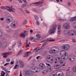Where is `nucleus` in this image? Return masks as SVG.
<instances>
[{"label":"nucleus","instance_id":"29","mask_svg":"<svg viewBox=\"0 0 76 76\" xmlns=\"http://www.w3.org/2000/svg\"><path fill=\"white\" fill-rule=\"evenodd\" d=\"M1 75L0 76H4L5 75H6V73L4 71H2L1 72Z\"/></svg>","mask_w":76,"mask_h":76},{"label":"nucleus","instance_id":"60","mask_svg":"<svg viewBox=\"0 0 76 76\" xmlns=\"http://www.w3.org/2000/svg\"><path fill=\"white\" fill-rule=\"evenodd\" d=\"M39 50H40V52H41L42 50H43V48H39Z\"/></svg>","mask_w":76,"mask_h":76},{"label":"nucleus","instance_id":"64","mask_svg":"<svg viewBox=\"0 0 76 76\" xmlns=\"http://www.w3.org/2000/svg\"><path fill=\"white\" fill-rule=\"evenodd\" d=\"M74 20H76V16H75L74 18Z\"/></svg>","mask_w":76,"mask_h":76},{"label":"nucleus","instance_id":"38","mask_svg":"<svg viewBox=\"0 0 76 76\" xmlns=\"http://www.w3.org/2000/svg\"><path fill=\"white\" fill-rule=\"evenodd\" d=\"M18 45L19 47H20L22 45V42H20L18 43Z\"/></svg>","mask_w":76,"mask_h":76},{"label":"nucleus","instance_id":"3","mask_svg":"<svg viewBox=\"0 0 76 76\" xmlns=\"http://www.w3.org/2000/svg\"><path fill=\"white\" fill-rule=\"evenodd\" d=\"M57 25L54 24L53 27H52V29H50L49 31V34H54L56 31L54 30H56L57 27Z\"/></svg>","mask_w":76,"mask_h":76},{"label":"nucleus","instance_id":"51","mask_svg":"<svg viewBox=\"0 0 76 76\" xmlns=\"http://www.w3.org/2000/svg\"><path fill=\"white\" fill-rule=\"evenodd\" d=\"M29 47V45L28 44H27L25 45V47L26 48H27V47Z\"/></svg>","mask_w":76,"mask_h":76},{"label":"nucleus","instance_id":"41","mask_svg":"<svg viewBox=\"0 0 76 76\" xmlns=\"http://www.w3.org/2000/svg\"><path fill=\"white\" fill-rule=\"evenodd\" d=\"M73 27L76 28V23H74L73 24Z\"/></svg>","mask_w":76,"mask_h":76},{"label":"nucleus","instance_id":"39","mask_svg":"<svg viewBox=\"0 0 76 76\" xmlns=\"http://www.w3.org/2000/svg\"><path fill=\"white\" fill-rule=\"evenodd\" d=\"M56 73L54 72H53L52 73L50 74V76H55Z\"/></svg>","mask_w":76,"mask_h":76},{"label":"nucleus","instance_id":"24","mask_svg":"<svg viewBox=\"0 0 76 76\" xmlns=\"http://www.w3.org/2000/svg\"><path fill=\"white\" fill-rule=\"evenodd\" d=\"M7 7H9V6H6V7L4 6H1V9H3V10H5V9H7V10L8 11V8Z\"/></svg>","mask_w":76,"mask_h":76},{"label":"nucleus","instance_id":"36","mask_svg":"<svg viewBox=\"0 0 76 76\" xmlns=\"http://www.w3.org/2000/svg\"><path fill=\"white\" fill-rule=\"evenodd\" d=\"M18 68H19V65L17 64H16L14 68V69H17Z\"/></svg>","mask_w":76,"mask_h":76},{"label":"nucleus","instance_id":"33","mask_svg":"<svg viewBox=\"0 0 76 76\" xmlns=\"http://www.w3.org/2000/svg\"><path fill=\"white\" fill-rule=\"evenodd\" d=\"M3 54L4 55L3 57L4 58H6V57H7V56L8 55L7 53H4Z\"/></svg>","mask_w":76,"mask_h":76},{"label":"nucleus","instance_id":"62","mask_svg":"<svg viewBox=\"0 0 76 76\" xmlns=\"http://www.w3.org/2000/svg\"><path fill=\"white\" fill-rule=\"evenodd\" d=\"M7 54H8V55H9V54H12V52H10L7 53Z\"/></svg>","mask_w":76,"mask_h":76},{"label":"nucleus","instance_id":"63","mask_svg":"<svg viewBox=\"0 0 76 76\" xmlns=\"http://www.w3.org/2000/svg\"><path fill=\"white\" fill-rule=\"evenodd\" d=\"M30 32H31V33H32L33 32V31L32 29H31L30 30Z\"/></svg>","mask_w":76,"mask_h":76},{"label":"nucleus","instance_id":"12","mask_svg":"<svg viewBox=\"0 0 76 76\" xmlns=\"http://www.w3.org/2000/svg\"><path fill=\"white\" fill-rule=\"evenodd\" d=\"M7 46V42L6 41L4 42L2 44L1 47L3 48H5Z\"/></svg>","mask_w":76,"mask_h":76},{"label":"nucleus","instance_id":"11","mask_svg":"<svg viewBox=\"0 0 76 76\" xmlns=\"http://www.w3.org/2000/svg\"><path fill=\"white\" fill-rule=\"evenodd\" d=\"M34 51H36L35 54H39L41 53V51L40 49H39V47H37L35 48L34 49Z\"/></svg>","mask_w":76,"mask_h":76},{"label":"nucleus","instance_id":"25","mask_svg":"<svg viewBox=\"0 0 76 76\" xmlns=\"http://www.w3.org/2000/svg\"><path fill=\"white\" fill-rule=\"evenodd\" d=\"M60 63H61V64L63 66H66L65 65V64H66V62L64 61H61Z\"/></svg>","mask_w":76,"mask_h":76},{"label":"nucleus","instance_id":"45","mask_svg":"<svg viewBox=\"0 0 76 76\" xmlns=\"http://www.w3.org/2000/svg\"><path fill=\"white\" fill-rule=\"evenodd\" d=\"M66 76H70V72H68L66 73Z\"/></svg>","mask_w":76,"mask_h":76},{"label":"nucleus","instance_id":"42","mask_svg":"<svg viewBox=\"0 0 76 76\" xmlns=\"http://www.w3.org/2000/svg\"><path fill=\"white\" fill-rule=\"evenodd\" d=\"M71 5V2L70 1H68L67 3V6H70Z\"/></svg>","mask_w":76,"mask_h":76},{"label":"nucleus","instance_id":"48","mask_svg":"<svg viewBox=\"0 0 76 76\" xmlns=\"http://www.w3.org/2000/svg\"><path fill=\"white\" fill-rule=\"evenodd\" d=\"M42 39H43L42 37H41V36L39 38H37V39H38V40H41Z\"/></svg>","mask_w":76,"mask_h":76},{"label":"nucleus","instance_id":"37","mask_svg":"<svg viewBox=\"0 0 76 76\" xmlns=\"http://www.w3.org/2000/svg\"><path fill=\"white\" fill-rule=\"evenodd\" d=\"M73 71L74 72H76V66H75L73 68Z\"/></svg>","mask_w":76,"mask_h":76},{"label":"nucleus","instance_id":"21","mask_svg":"<svg viewBox=\"0 0 76 76\" xmlns=\"http://www.w3.org/2000/svg\"><path fill=\"white\" fill-rule=\"evenodd\" d=\"M39 66V69H44L45 68V65L43 64H40Z\"/></svg>","mask_w":76,"mask_h":76},{"label":"nucleus","instance_id":"13","mask_svg":"<svg viewBox=\"0 0 76 76\" xmlns=\"http://www.w3.org/2000/svg\"><path fill=\"white\" fill-rule=\"evenodd\" d=\"M43 3H44V1H41L38 2H36L35 3H33V4H34L35 6H39V5L42 4Z\"/></svg>","mask_w":76,"mask_h":76},{"label":"nucleus","instance_id":"58","mask_svg":"<svg viewBox=\"0 0 76 76\" xmlns=\"http://www.w3.org/2000/svg\"><path fill=\"white\" fill-rule=\"evenodd\" d=\"M58 30H60V29H61V26H59L58 27Z\"/></svg>","mask_w":76,"mask_h":76},{"label":"nucleus","instance_id":"28","mask_svg":"<svg viewBox=\"0 0 76 76\" xmlns=\"http://www.w3.org/2000/svg\"><path fill=\"white\" fill-rule=\"evenodd\" d=\"M26 23H27V20H25L23 22V23H22V25L23 26L25 25Z\"/></svg>","mask_w":76,"mask_h":76},{"label":"nucleus","instance_id":"8","mask_svg":"<svg viewBox=\"0 0 76 76\" xmlns=\"http://www.w3.org/2000/svg\"><path fill=\"white\" fill-rule=\"evenodd\" d=\"M12 18L11 17L8 16L6 18V21L7 23H9L12 21Z\"/></svg>","mask_w":76,"mask_h":76},{"label":"nucleus","instance_id":"15","mask_svg":"<svg viewBox=\"0 0 76 76\" xmlns=\"http://www.w3.org/2000/svg\"><path fill=\"white\" fill-rule=\"evenodd\" d=\"M31 70H32L33 72H38V68L37 67H32L30 68Z\"/></svg>","mask_w":76,"mask_h":76},{"label":"nucleus","instance_id":"1","mask_svg":"<svg viewBox=\"0 0 76 76\" xmlns=\"http://www.w3.org/2000/svg\"><path fill=\"white\" fill-rule=\"evenodd\" d=\"M60 54L62 59H64V60H67L68 58V55L67 53H66L65 51L61 50L60 52Z\"/></svg>","mask_w":76,"mask_h":76},{"label":"nucleus","instance_id":"26","mask_svg":"<svg viewBox=\"0 0 76 76\" xmlns=\"http://www.w3.org/2000/svg\"><path fill=\"white\" fill-rule=\"evenodd\" d=\"M22 50H21L19 51L18 54L17 55V56H20V55L22 54Z\"/></svg>","mask_w":76,"mask_h":76},{"label":"nucleus","instance_id":"4","mask_svg":"<svg viewBox=\"0 0 76 76\" xmlns=\"http://www.w3.org/2000/svg\"><path fill=\"white\" fill-rule=\"evenodd\" d=\"M61 48L64 50H68L70 48L69 45L67 44H64L61 46Z\"/></svg>","mask_w":76,"mask_h":76},{"label":"nucleus","instance_id":"57","mask_svg":"<svg viewBox=\"0 0 76 76\" xmlns=\"http://www.w3.org/2000/svg\"><path fill=\"white\" fill-rule=\"evenodd\" d=\"M72 41L73 42H76V40L75 39H72Z\"/></svg>","mask_w":76,"mask_h":76},{"label":"nucleus","instance_id":"2","mask_svg":"<svg viewBox=\"0 0 76 76\" xmlns=\"http://www.w3.org/2000/svg\"><path fill=\"white\" fill-rule=\"evenodd\" d=\"M59 51V49L57 47L53 46L51 48V50L49 51L50 54L57 53Z\"/></svg>","mask_w":76,"mask_h":76},{"label":"nucleus","instance_id":"32","mask_svg":"<svg viewBox=\"0 0 76 76\" xmlns=\"http://www.w3.org/2000/svg\"><path fill=\"white\" fill-rule=\"evenodd\" d=\"M28 33H29V32L26 31H25L24 33H23L24 34V35L25 36H26L28 35Z\"/></svg>","mask_w":76,"mask_h":76},{"label":"nucleus","instance_id":"44","mask_svg":"<svg viewBox=\"0 0 76 76\" xmlns=\"http://www.w3.org/2000/svg\"><path fill=\"white\" fill-rule=\"evenodd\" d=\"M34 39L32 41V42H37V41L38 40V39H37V38L35 39Z\"/></svg>","mask_w":76,"mask_h":76},{"label":"nucleus","instance_id":"49","mask_svg":"<svg viewBox=\"0 0 76 76\" xmlns=\"http://www.w3.org/2000/svg\"><path fill=\"white\" fill-rule=\"evenodd\" d=\"M69 20L71 22H72V21H73V20H74V18H71V19H70Z\"/></svg>","mask_w":76,"mask_h":76},{"label":"nucleus","instance_id":"19","mask_svg":"<svg viewBox=\"0 0 76 76\" xmlns=\"http://www.w3.org/2000/svg\"><path fill=\"white\" fill-rule=\"evenodd\" d=\"M56 76H63V73L61 71H59L56 73Z\"/></svg>","mask_w":76,"mask_h":76},{"label":"nucleus","instance_id":"52","mask_svg":"<svg viewBox=\"0 0 76 76\" xmlns=\"http://www.w3.org/2000/svg\"><path fill=\"white\" fill-rule=\"evenodd\" d=\"M25 12L26 13H28L29 14L30 13V12H29L28 11L26 10H25Z\"/></svg>","mask_w":76,"mask_h":76},{"label":"nucleus","instance_id":"50","mask_svg":"<svg viewBox=\"0 0 76 76\" xmlns=\"http://www.w3.org/2000/svg\"><path fill=\"white\" fill-rule=\"evenodd\" d=\"M67 31H64V35H67Z\"/></svg>","mask_w":76,"mask_h":76},{"label":"nucleus","instance_id":"17","mask_svg":"<svg viewBox=\"0 0 76 76\" xmlns=\"http://www.w3.org/2000/svg\"><path fill=\"white\" fill-rule=\"evenodd\" d=\"M63 27L65 29H69L70 28V26L69 24L66 23L63 25Z\"/></svg>","mask_w":76,"mask_h":76},{"label":"nucleus","instance_id":"23","mask_svg":"<svg viewBox=\"0 0 76 76\" xmlns=\"http://www.w3.org/2000/svg\"><path fill=\"white\" fill-rule=\"evenodd\" d=\"M28 4V2H26V3H25L24 4H23L22 5L21 7L22 8H24L25 7H26V6H28V5H27Z\"/></svg>","mask_w":76,"mask_h":76},{"label":"nucleus","instance_id":"20","mask_svg":"<svg viewBox=\"0 0 76 76\" xmlns=\"http://www.w3.org/2000/svg\"><path fill=\"white\" fill-rule=\"evenodd\" d=\"M54 67L56 69H59L61 67V66L59 64H56L54 65Z\"/></svg>","mask_w":76,"mask_h":76},{"label":"nucleus","instance_id":"18","mask_svg":"<svg viewBox=\"0 0 76 76\" xmlns=\"http://www.w3.org/2000/svg\"><path fill=\"white\" fill-rule=\"evenodd\" d=\"M19 63V66L21 68H23V67H24V64L23 63V61H20Z\"/></svg>","mask_w":76,"mask_h":76},{"label":"nucleus","instance_id":"10","mask_svg":"<svg viewBox=\"0 0 76 76\" xmlns=\"http://www.w3.org/2000/svg\"><path fill=\"white\" fill-rule=\"evenodd\" d=\"M69 34L70 36H73L74 35H76V31H71L69 32Z\"/></svg>","mask_w":76,"mask_h":76},{"label":"nucleus","instance_id":"55","mask_svg":"<svg viewBox=\"0 0 76 76\" xmlns=\"http://www.w3.org/2000/svg\"><path fill=\"white\" fill-rule=\"evenodd\" d=\"M2 35H3V34L2 33V32L1 31H0V37H1L2 36Z\"/></svg>","mask_w":76,"mask_h":76},{"label":"nucleus","instance_id":"47","mask_svg":"<svg viewBox=\"0 0 76 76\" xmlns=\"http://www.w3.org/2000/svg\"><path fill=\"white\" fill-rule=\"evenodd\" d=\"M18 34H15L13 36L14 37H15V38H16V37H18Z\"/></svg>","mask_w":76,"mask_h":76},{"label":"nucleus","instance_id":"34","mask_svg":"<svg viewBox=\"0 0 76 76\" xmlns=\"http://www.w3.org/2000/svg\"><path fill=\"white\" fill-rule=\"evenodd\" d=\"M20 37H22L24 38H25V37L26 36L25 34H23V33H22L20 35Z\"/></svg>","mask_w":76,"mask_h":76},{"label":"nucleus","instance_id":"54","mask_svg":"<svg viewBox=\"0 0 76 76\" xmlns=\"http://www.w3.org/2000/svg\"><path fill=\"white\" fill-rule=\"evenodd\" d=\"M30 39L32 40V39H34V37H31L29 38Z\"/></svg>","mask_w":76,"mask_h":76},{"label":"nucleus","instance_id":"61","mask_svg":"<svg viewBox=\"0 0 76 76\" xmlns=\"http://www.w3.org/2000/svg\"><path fill=\"white\" fill-rule=\"evenodd\" d=\"M60 32H61V30H60V29L58 30V34H60Z\"/></svg>","mask_w":76,"mask_h":76},{"label":"nucleus","instance_id":"43","mask_svg":"<svg viewBox=\"0 0 76 76\" xmlns=\"http://www.w3.org/2000/svg\"><path fill=\"white\" fill-rule=\"evenodd\" d=\"M36 37H37V38H40L41 36L39 34H37L36 35Z\"/></svg>","mask_w":76,"mask_h":76},{"label":"nucleus","instance_id":"53","mask_svg":"<svg viewBox=\"0 0 76 76\" xmlns=\"http://www.w3.org/2000/svg\"><path fill=\"white\" fill-rule=\"evenodd\" d=\"M36 24L37 25H39V22L37 20V22H36Z\"/></svg>","mask_w":76,"mask_h":76},{"label":"nucleus","instance_id":"56","mask_svg":"<svg viewBox=\"0 0 76 76\" xmlns=\"http://www.w3.org/2000/svg\"><path fill=\"white\" fill-rule=\"evenodd\" d=\"M6 61L7 62H9L10 61V59H6Z\"/></svg>","mask_w":76,"mask_h":76},{"label":"nucleus","instance_id":"7","mask_svg":"<svg viewBox=\"0 0 76 76\" xmlns=\"http://www.w3.org/2000/svg\"><path fill=\"white\" fill-rule=\"evenodd\" d=\"M8 8V11L10 12H12L13 13H15V11L16 10V9L15 8L12 7H7Z\"/></svg>","mask_w":76,"mask_h":76},{"label":"nucleus","instance_id":"40","mask_svg":"<svg viewBox=\"0 0 76 76\" xmlns=\"http://www.w3.org/2000/svg\"><path fill=\"white\" fill-rule=\"evenodd\" d=\"M70 73V76H73V73L72 72H69Z\"/></svg>","mask_w":76,"mask_h":76},{"label":"nucleus","instance_id":"31","mask_svg":"<svg viewBox=\"0 0 76 76\" xmlns=\"http://www.w3.org/2000/svg\"><path fill=\"white\" fill-rule=\"evenodd\" d=\"M50 68H49L48 69V72H52L53 71V68L51 67H50Z\"/></svg>","mask_w":76,"mask_h":76},{"label":"nucleus","instance_id":"59","mask_svg":"<svg viewBox=\"0 0 76 76\" xmlns=\"http://www.w3.org/2000/svg\"><path fill=\"white\" fill-rule=\"evenodd\" d=\"M9 64V63H6V64H4V66H7V65H8V64Z\"/></svg>","mask_w":76,"mask_h":76},{"label":"nucleus","instance_id":"46","mask_svg":"<svg viewBox=\"0 0 76 76\" xmlns=\"http://www.w3.org/2000/svg\"><path fill=\"white\" fill-rule=\"evenodd\" d=\"M47 41H49V42H53V41H55V39H51L50 40H47Z\"/></svg>","mask_w":76,"mask_h":76},{"label":"nucleus","instance_id":"30","mask_svg":"<svg viewBox=\"0 0 76 76\" xmlns=\"http://www.w3.org/2000/svg\"><path fill=\"white\" fill-rule=\"evenodd\" d=\"M48 42L47 41H46V42H45L42 45V47H44L45 45H47L48 44Z\"/></svg>","mask_w":76,"mask_h":76},{"label":"nucleus","instance_id":"14","mask_svg":"<svg viewBox=\"0 0 76 76\" xmlns=\"http://www.w3.org/2000/svg\"><path fill=\"white\" fill-rule=\"evenodd\" d=\"M18 23L13 21L11 24V26L12 28H15V27L18 26Z\"/></svg>","mask_w":76,"mask_h":76},{"label":"nucleus","instance_id":"5","mask_svg":"<svg viewBox=\"0 0 76 76\" xmlns=\"http://www.w3.org/2000/svg\"><path fill=\"white\" fill-rule=\"evenodd\" d=\"M47 61L50 63H53V56H47Z\"/></svg>","mask_w":76,"mask_h":76},{"label":"nucleus","instance_id":"22","mask_svg":"<svg viewBox=\"0 0 76 76\" xmlns=\"http://www.w3.org/2000/svg\"><path fill=\"white\" fill-rule=\"evenodd\" d=\"M47 73H48V70H43L42 72V74L43 75H45L47 74Z\"/></svg>","mask_w":76,"mask_h":76},{"label":"nucleus","instance_id":"27","mask_svg":"<svg viewBox=\"0 0 76 76\" xmlns=\"http://www.w3.org/2000/svg\"><path fill=\"white\" fill-rule=\"evenodd\" d=\"M30 53H31V52L30 51H28L26 53H25V56H24V57H28V56H29V55L28 54H29Z\"/></svg>","mask_w":76,"mask_h":76},{"label":"nucleus","instance_id":"16","mask_svg":"<svg viewBox=\"0 0 76 76\" xmlns=\"http://www.w3.org/2000/svg\"><path fill=\"white\" fill-rule=\"evenodd\" d=\"M69 60L70 61H73L75 60V56L73 55H71L69 58Z\"/></svg>","mask_w":76,"mask_h":76},{"label":"nucleus","instance_id":"9","mask_svg":"<svg viewBox=\"0 0 76 76\" xmlns=\"http://www.w3.org/2000/svg\"><path fill=\"white\" fill-rule=\"evenodd\" d=\"M60 57H56L55 59V62L54 63H57V62H60V63L61 61H62Z\"/></svg>","mask_w":76,"mask_h":76},{"label":"nucleus","instance_id":"35","mask_svg":"<svg viewBox=\"0 0 76 76\" xmlns=\"http://www.w3.org/2000/svg\"><path fill=\"white\" fill-rule=\"evenodd\" d=\"M34 18L36 20H38L39 19V18H38V17L37 16V15H35Z\"/></svg>","mask_w":76,"mask_h":76},{"label":"nucleus","instance_id":"6","mask_svg":"<svg viewBox=\"0 0 76 76\" xmlns=\"http://www.w3.org/2000/svg\"><path fill=\"white\" fill-rule=\"evenodd\" d=\"M24 76H31L32 75V71L28 70L25 71L24 72Z\"/></svg>","mask_w":76,"mask_h":76}]
</instances>
